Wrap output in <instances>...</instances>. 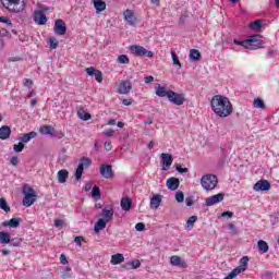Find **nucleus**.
Wrapping results in <instances>:
<instances>
[{
  "label": "nucleus",
  "instance_id": "4be33fe9",
  "mask_svg": "<svg viewBox=\"0 0 279 279\" xmlns=\"http://www.w3.org/2000/svg\"><path fill=\"white\" fill-rule=\"evenodd\" d=\"M57 178L60 184H64V182L69 180V170L66 169L59 170L57 173Z\"/></svg>",
  "mask_w": 279,
  "mask_h": 279
},
{
  "label": "nucleus",
  "instance_id": "9b49d317",
  "mask_svg": "<svg viewBox=\"0 0 279 279\" xmlns=\"http://www.w3.org/2000/svg\"><path fill=\"white\" fill-rule=\"evenodd\" d=\"M85 72L87 73V75H89L90 77H95L96 82H98V84H101V82H104V74L101 73V71L90 66L87 68L85 70Z\"/></svg>",
  "mask_w": 279,
  "mask_h": 279
},
{
  "label": "nucleus",
  "instance_id": "7c9ffc66",
  "mask_svg": "<svg viewBox=\"0 0 279 279\" xmlns=\"http://www.w3.org/2000/svg\"><path fill=\"white\" fill-rule=\"evenodd\" d=\"M77 117L82 121H90V119H93V116H90L88 112H85L82 108L77 110Z\"/></svg>",
  "mask_w": 279,
  "mask_h": 279
},
{
  "label": "nucleus",
  "instance_id": "1a4fd4ad",
  "mask_svg": "<svg viewBox=\"0 0 279 279\" xmlns=\"http://www.w3.org/2000/svg\"><path fill=\"white\" fill-rule=\"evenodd\" d=\"M226 197V194L218 193L216 195L209 196L205 199V206H215V204H219L223 202V198Z\"/></svg>",
  "mask_w": 279,
  "mask_h": 279
},
{
  "label": "nucleus",
  "instance_id": "c756f323",
  "mask_svg": "<svg viewBox=\"0 0 279 279\" xmlns=\"http://www.w3.org/2000/svg\"><path fill=\"white\" fill-rule=\"evenodd\" d=\"M107 223V220H105L104 218L98 219V221L94 226V232L98 233L100 230H104Z\"/></svg>",
  "mask_w": 279,
  "mask_h": 279
},
{
  "label": "nucleus",
  "instance_id": "4c0bfd02",
  "mask_svg": "<svg viewBox=\"0 0 279 279\" xmlns=\"http://www.w3.org/2000/svg\"><path fill=\"white\" fill-rule=\"evenodd\" d=\"M197 221V216H192L187 219L186 221V228L187 230H192V228H194L195 222Z\"/></svg>",
  "mask_w": 279,
  "mask_h": 279
},
{
  "label": "nucleus",
  "instance_id": "423d86ee",
  "mask_svg": "<svg viewBox=\"0 0 279 279\" xmlns=\"http://www.w3.org/2000/svg\"><path fill=\"white\" fill-rule=\"evenodd\" d=\"M130 51L131 53H133L134 56H138L140 58H154V52L147 50L143 46L133 45L130 47Z\"/></svg>",
  "mask_w": 279,
  "mask_h": 279
},
{
  "label": "nucleus",
  "instance_id": "f257e3e1",
  "mask_svg": "<svg viewBox=\"0 0 279 279\" xmlns=\"http://www.w3.org/2000/svg\"><path fill=\"white\" fill-rule=\"evenodd\" d=\"M210 106L216 117H220V119H226V117H230L234 111V107H232L230 98L223 95L213 96Z\"/></svg>",
  "mask_w": 279,
  "mask_h": 279
},
{
  "label": "nucleus",
  "instance_id": "5701e85b",
  "mask_svg": "<svg viewBox=\"0 0 279 279\" xmlns=\"http://www.w3.org/2000/svg\"><path fill=\"white\" fill-rule=\"evenodd\" d=\"M124 19L129 25H135L137 23L136 16H134V13L130 10L124 12Z\"/></svg>",
  "mask_w": 279,
  "mask_h": 279
},
{
  "label": "nucleus",
  "instance_id": "412c9836",
  "mask_svg": "<svg viewBox=\"0 0 279 279\" xmlns=\"http://www.w3.org/2000/svg\"><path fill=\"white\" fill-rule=\"evenodd\" d=\"M155 90H156L157 97H168L169 98V95L171 94V90H167V87L161 86L160 84H158L155 87Z\"/></svg>",
  "mask_w": 279,
  "mask_h": 279
},
{
  "label": "nucleus",
  "instance_id": "6e6d98bb",
  "mask_svg": "<svg viewBox=\"0 0 279 279\" xmlns=\"http://www.w3.org/2000/svg\"><path fill=\"white\" fill-rule=\"evenodd\" d=\"M82 241H84V238H83V236H76V238L74 239V243H76V245H77L78 247H82Z\"/></svg>",
  "mask_w": 279,
  "mask_h": 279
},
{
  "label": "nucleus",
  "instance_id": "4468645a",
  "mask_svg": "<svg viewBox=\"0 0 279 279\" xmlns=\"http://www.w3.org/2000/svg\"><path fill=\"white\" fill-rule=\"evenodd\" d=\"M161 160L163 171H169V168L171 167V165H173V156L168 153H162Z\"/></svg>",
  "mask_w": 279,
  "mask_h": 279
},
{
  "label": "nucleus",
  "instance_id": "ea45409f",
  "mask_svg": "<svg viewBox=\"0 0 279 279\" xmlns=\"http://www.w3.org/2000/svg\"><path fill=\"white\" fill-rule=\"evenodd\" d=\"M262 27H263V20H256V21L252 22L250 25V28L254 29V31L260 29Z\"/></svg>",
  "mask_w": 279,
  "mask_h": 279
},
{
  "label": "nucleus",
  "instance_id": "f8f14e48",
  "mask_svg": "<svg viewBox=\"0 0 279 279\" xmlns=\"http://www.w3.org/2000/svg\"><path fill=\"white\" fill-rule=\"evenodd\" d=\"M270 189L271 183H269L267 180H259L253 186V190L256 191V193H260V191H269Z\"/></svg>",
  "mask_w": 279,
  "mask_h": 279
},
{
  "label": "nucleus",
  "instance_id": "49530a36",
  "mask_svg": "<svg viewBox=\"0 0 279 279\" xmlns=\"http://www.w3.org/2000/svg\"><path fill=\"white\" fill-rule=\"evenodd\" d=\"M175 199L179 204H182V202H184V193L182 191H178L175 194Z\"/></svg>",
  "mask_w": 279,
  "mask_h": 279
},
{
  "label": "nucleus",
  "instance_id": "a18cd8bd",
  "mask_svg": "<svg viewBox=\"0 0 279 279\" xmlns=\"http://www.w3.org/2000/svg\"><path fill=\"white\" fill-rule=\"evenodd\" d=\"M171 57H172V62L174 65L177 66H182V64L180 63V59L178 58V54L175 53V51L171 50Z\"/></svg>",
  "mask_w": 279,
  "mask_h": 279
},
{
  "label": "nucleus",
  "instance_id": "39448f33",
  "mask_svg": "<svg viewBox=\"0 0 279 279\" xmlns=\"http://www.w3.org/2000/svg\"><path fill=\"white\" fill-rule=\"evenodd\" d=\"M247 263H250V257L243 256L240 259V266L233 269L227 277H225V279H234L239 274H243L247 268Z\"/></svg>",
  "mask_w": 279,
  "mask_h": 279
},
{
  "label": "nucleus",
  "instance_id": "bf43d9fd",
  "mask_svg": "<svg viewBox=\"0 0 279 279\" xmlns=\"http://www.w3.org/2000/svg\"><path fill=\"white\" fill-rule=\"evenodd\" d=\"M105 149H106V151H112V143L105 142Z\"/></svg>",
  "mask_w": 279,
  "mask_h": 279
},
{
  "label": "nucleus",
  "instance_id": "b1692460",
  "mask_svg": "<svg viewBox=\"0 0 279 279\" xmlns=\"http://www.w3.org/2000/svg\"><path fill=\"white\" fill-rule=\"evenodd\" d=\"M162 204V195L157 194L150 198V208H159Z\"/></svg>",
  "mask_w": 279,
  "mask_h": 279
},
{
  "label": "nucleus",
  "instance_id": "9d476101",
  "mask_svg": "<svg viewBox=\"0 0 279 279\" xmlns=\"http://www.w3.org/2000/svg\"><path fill=\"white\" fill-rule=\"evenodd\" d=\"M53 32L58 36H64V34H66V23H64L63 20L60 19L56 20Z\"/></svg>",
  "mask_w": 279,
  "mask_h": 279
},
{
  "label": "nucleus",
  "instance_id": "e433bc0d",
  "mask_svg": "<svg viewBox=\"0 0 279 279\" xmlns=\"http://www.w3.org/2000/svg\"><path fill=\"white\" fill-rule=\"evenodd\" d=\"M39 132H40V134H45V135L53 134V128H51L49 125H43V126H40Z\"/></svg>",
  "mask_w": 279,
  "mask_h": 279
},
{
  "label": "nucleus",
  "instance_id": "aec40b11",
  "mask_svg": "<svg viewBox=\"0 0 279 279\" xmlns=\"http://www.w3.org/2000/svg\"><path fill=\"white\" fill-rule=\"evenodd\" d=\"M10 136H12V129H10V126H8V125H2L0 128V140L8 141V138H10Z\"/></svg>",
  "mask_w": 279,
  "mask_h": 279
},
{
  "label": "nucleus",
  "instance_id": "0eeeda50",
  "mask_svg": "<svg viewBox=\"0 0 279 279\" xmlns=\"http://www.w3.org/2000/svg\"><path fill=\"white\" fill-rule=\"evenodd\" d=\"M263 47L260 35H252L246 39V49L256 50Z\"/></svg>",
  "mask_w": 279,
  "mask_h": 279
},
{
  "label": "nucleus",
  "instance_id": "cd10ccee",
  "mask_svg": "<svg viewBox=\"0 0 279 279\" xmlns=\"http://www.w3.org/2000/svg\"><path fill=\"white\" fill-rule=\"evenodd\" d=\"M138 267H141V260L138 259H133L122 266L123 269H138Z\"/></svg>",
  "mask_w": 279,
  "mask_h": 279
},
{
  "label": "nucleus",
  "instance_id": "0e129e2a",
  "mask_svg": "<svg viewBox=\"0 0 279 279\" xmlns=\"http://www.w3.org/2000/svg\"><path fill=\"white\" fill-rule=\"evenodd\" d=\"M145 84H151L154 82V76L149 75L144 78Z\"/></svg>",
  "mask_w": 279,
  "mask_h": 279
},
{
  "label": "nucleus",
  "instance_id": "79ce46f5",
  "mask_svg": "<svg viewBox=\"0 0 279 279\" xmlns=\"http://www.w3.org/2000/svg\"><path fill=\"white\" fill-rule=\"evenodd\" d=\"M254 108H260L262 110H265L266 106H265V101H263V99L257 98L254 100L253 102Z\"/></svg>",
  "mask_w": 279,
  "mask_h": 279
},
{
  "label": "nucleus",
  "instance_id": "13d9d810",
  "mask_svg": "<svg viewBox=\"0 0 279 279\" xmlns=\"http://www.w3.org/2000/svg\"><path fill=\"white\" fill-rule=\"evenodd\" d=\"M221 217H229V219H232V217H234V213H232V211H223L221 214Z\"/></svg>",
  "mask_w": 279,
  "mask_h": 279
},
{
  "label": "nucleus",
  "instance_id": "ddd939ff",
  "mask_svg": "<svg viewBox=\"0 0 279 279\" xmlns=\"http://www.w3.org/2000/svg\"><path fill=\"white\" fill-rule=\"evenodd\" d=\"M100 175L106 180H110V178H114V171H112L111 165H101L100 166Z\"/></svg>",
  "mask_w": 279,
  "mask_h": 279
},
{
  "label": "nucleus",
  "instance_id": "864d4df0",
  "mask_svg": "<svg viewBox=\"0 0 279 279\" xmlns=\"http://www.w3.org/2000/svg\"><path fill=\"white\" fill-rule=\"evenodd\" d=\"M0 23H5L7 25H12V20H10V17L0 16Z\"/></svg>",
  "mask_w": 279,
  "mask_h": 279
},
{
  "label": "nucleus",
  "instance_id": "a878e982",
  "mask_svg": "<svg viewBox=\"0 0 279 279\" xmlns=\"http://www.w3.org/2000/svg\"><path fill=\"white\" fill-rule=\"evenodd\" d=\"M36 136H38V133L32 131L29 133L24 134L22 137H19V141H21L23 144L29 143V141H32V138H36Z\"/></svg>",
  "mask_w": 279,
  "mask_h": 279
},
{
  "label": "nucleus",
  "instance_id": "2f4dec72",
  "mask_svg": "<svg viewBox=\"0 0 279 279\" xmlns=\"http://www.w3.org/2000/svg\"><path fill=\"white\" fill-rule=\"evenodd\" d=\"M121 208L122 210H131L132 208V199L129 197L122 198L121 199Z\"/></svg>",
  "mask_w": 279,
  "mask_h": 279
},
{
  "label": "nucleus",
  "instance_id": "680f3d73",
  "mask_svg": "<svg viewBox=\"0 0 279 279\" xmlns=\"http://www.w3.org/2000/svg\"><path fill=\"white\" fill-rule=\"evenodd\" d=\"M11 165H13V167H16L19 165V157L13 156L11 158Z\"/></svg>",
  "mask_w": 279,
  "mask_h": 279
},
{
  "label": "nucleus",
  "instance_id": "5fc2aeb1",
  "mask_svg": "<svg viewBox=\"0 0 279 279\" xmlns=\"http://www.w3.org/2000/svg\"><path fill=\"white\" fill-rule=\"evenodd\" d=\"M178 173H189V168H182L181 165H177Z\"/></svg>",
  "mask_w": 279,
  "mask_h": 279
},
{
  "label": "nucleus",
  "instance_id": "f704fd0d",
  "mask_svg": "<svg viewBox=\"0 0 279 279\" xmlns=\"http://www.w3.org/2000/svg\"><path fill=\"white\" fill-rule=\"evenodd\" d=\"M92 162L93 161L89 158H83L82 162L78 163L76 169H78V171H82L84 173V167H90Z\"/></svg>",
  "mask_w": 279,
  "mask_h": 279
},
{
  "label": "nucleus",
  "instance_id": "2eb2a0df",
  "mask_svg": "<svg viewBox=\"0 0 279 279\" xmlns=\"http://www.w3.org/2000/svg\"><path fill=\"white\" fill-rule=\"evenodd\" d=\"M130 90H132V82L122 81L118 87L119 95H130Z\"/></svg>",
  "mask_w": 279,
  "mask_h": 279
},
{
  "label": "nucleus",
  "instance_id": "6ab92c4d",
  "mask_svg": "<svg viewBox=\"0 0 279 279\" xmlns=\"http://www.w3.org/2000/svg\"><path fill=\"white\" fill-rule=\"evenodd\" d=\"M22 218H11L9 221L2 222L3 228H19L21 226Z\"/></svg>",
  "mask_w": 279,
  "mask_h": 279
},
{
  "label": "nucleus",
  "instance_id": "bb28decb",
  "mask_svg": "<svg viewBox=\"0 0 279 279\" xmlns=\"http://www.w3.org/2000/svg\"><path fill=\"white\" fill-rule=\"evenodd\" d=\"M101 216H102V219H105V221H107V222L112 221V217H114V210L104 208Z\"/></svg>",
  "mask_w": 279,
  "mask_h": 279
},
{
  "label": "nucleus",
  "instance_id": "dca6fc26",
  "mask_svg": "<svg viewBox=\"0 0 279 279\" xmlns=\"http://www.w3.org/2000/svg\"><path fill=\"white\" fill-rule=\"evenodd\" d=\"M34 21L35 23H38V25H47V15L44 11H35Z\"/></svg>",
  "mask_w": 279,
  "mask_h": 279
},
{
  "label": "nucleus",
  "instance_id": "f3484780",
  "mask_svg": "<svg viewBox=\"0 0 279 279\" xmlns=\"http://www.w3.org/2000/svg\"><path fill=\"white\" fill-rule=\"evenodd\" d=\"M166 186L169 189V191H178L180 187V179L178 178H169L166 182Z\"/></svg>",
  "mask_w": 279,
  "mask_h": 279
},
{
  "label": "nucleus",
  "instance_id": "37998d69",
  "mask_svg": "<svg viewBox=\"0 0 279 279\" xmlns=\"http://www.w3.org/2000/svg\"><path fill=\"white\" fill-rule=\"evenodd\" d=\"M118 63L119 64H130V58L128 57V54H120L118 57Z\"/></svg>",
  "mask_w": 279,
  "mask_h": 279
},
{
  "label": "nucleus",
  "instance_id": "58836bf2",
  "mask_svg": "<svg viewBox=\"0 0 279 279\" xmlns=\"http://www.w3.org/2000/svg\"><path fill=\"white\" fill-rule=\"evenodd\" d=\"M92 197H94V199H99L101 197V190H99V186L95 185L93 187Z\"/></svg>",
  "mask_w": 279,
  "mask_h": 279
},
{
  "label": "nucleus",
  "instance_id": "8fccbe9b",
  "mask_svg": "<svg viewBox=\"0 0 279 279\" xmlns=\"http://www.w3.org/2000/svg\"><path fill=\"white\" fill-rule=\"evenodd\" d=\"M234 45H239L240 47H244V49H247V40L240 41L238 39L233 40Z\"/></svg>",
  "mask_w": 279,
  "mask_h": 279
},
{
  "label": "nucleus",
  "instance_id": "774afa93",
  "mask_svg": "<svg viewBox=\"0 0 279 279\" xmlns=\"http://www.w3.org/2000/svg\"><path fill=\"white\" fill-rule=\"evenodd\" d=\"M122 104H123V106H132V100L131 99H123Z\"/></svg>",
  "mask_w": 279,
  "mask_h": 279
},
{
  "label": "nucleus",
  "instance_id": "6e6552de",
  "mask_svg": "<svg viewBox=\"0 0 279 279\" xmlns=\"http://www.w3.org/2000/svg\"><path fill=\"white\" fill-rule=\"evenodd\" d=\"M168 101H170V104H173L174 106H183L184 101H186V97L184 96V94H179L170 90Z\"/></svg>",
  "mask_w": 279,
  "mask_h": 279
},
{
  "label": "nucleus",
  "instance_id": "052dcab7",
  "mask_svg": "<svg viewBox=\"0 0 279 279\" xmlns=\"http://www.w3.org/2000/svg\"><path fill=\"white\" fill-rule=\"evenodd\" d=\"M82 173H84V172L76 168L75 173H74L76 180H82Z\"/></svg>",
  "mask_w": 279,
  "mask_h": 279
},
{
  "label": "nucleus",
  "instance_id": "c03bdc74",
  "mask_svg": "<svg viewBox=\"0 0 279 279\" xmlns=\"http://www.w3.org/2000/svg\"><path fill=\"white\" fill-rule=\"evenodd\" d=\"M24 149H25V144L22 142H19L13 146V151H15V154H21V151H23Z\"/></svg>",
  "mask_w": 279,
  "mask_h": 279
},
{
  "label": "nucleus",
  "instance_id": "338daca9",
  "mask_svg": "<svg viewBox=\"0 0 279 279\" xmlns=\"http://www.w3.org/2000/svg\"><path fill=\"white\" fill-rule=\"evenodd\" d=\"M185 204H186V206H193V197H186Z\"/></svg>",
  "mask_w": 279,
  "mask_h": 279
},
{
  "label": "nucleus",
  "instance_id": "72a5a7b5",
  "mask_svg": "<svg viewBox=\"0 0 279 279\" xmlns=\"http://www.w3.org/2000/svg\"><path fill=\"white\" fill-rule=\"evenodd\" d=\"M11 242L10 239V233L5 232V231H0V243L2 245H8V243Z\"/></svg>",
  "mask_w": 279,
  "mask_h": 279
},
{
  "label": "nucleus",
  "instance_id": "7ed1b4c3",
  "mask_svg": "<svg viewBox=\"0 0 279 279\" xmlns=\"http://www.w3.org/2000/svg\"><path fill=\"white\" fill-rule=\"evenodd\" d=\"M218 182L217 175L215 174H206L201 179V184L205 191H214V189H217Z\"/></svg>",
  "mask_w": 279,
  "mask_h": 279
},
{
  "label": "nucleus",
  "instance_id": "393cba45",
  "mask_svg": "<svg viewBox=\"0 0 279 279\" xmlns=\"http://www.w3.org/2000/svg\"><path fill=\"white\" fill-rule=\"evenodd\" d=\"M94 8L96 10V14H100L106 10V2L104 0H94Z\"/></svg>",
  "mask_w": 279,
  "mask_h": 279
},
{
  "label": "nucleus",
  "instance_id": "3c124183",
  "mask_svg": "<svg viewBox=\"0 0 279 279\" xmlns=\"http://www.w3.org/2000/svg\"><path fill=\"white\" fill-rule=\"evenodd\" d=\"M135 230L137 232H143L145 230V223L144 222H138L135 225Z\"/></svg>",
  "mask_w": 279,
  "mask_h": 279
},
{
  "label": "nucleus",
  "instance_id": "20e7f679",
  "mask_svg": "<svg viewBox=\"0 0 279 279\" xmlns=\"http://www.w3.org/2000/svg\"><path fill=\"white\" fill-rule=\"evenodd\" d=\"M3 5H7L10 12H23L25 10V0H1Z\"/></svg>",
  "mask_w": 279,
  "mask_h": 279
},
{
  "label": "nucleus",
  "instance_id": "09e8293b",
  "mask_svg": "<svg viewBox=\"0 0 279 279\" xmlns=\"http://www.w3.org/2000/svg\"><path fill=\"white\" fill-rule=\"evenodd\" d=\"M23 84L24 86H26V88H32L34 86V81H32L31 78H24Z\"/></svg>",
  "mask_w": 279,
  "mask_h": 279
},
{
  "label": "nucleus",
  "instance_id": "a211bd4d",
  "mask_svg": "<svg viewBox=\"0 0 279 279\" xmlns=\"http://www.w3.org/2000/svg\"><path fill=\"white\" fill-rule=\"evenodd\" d=\"M170 264L173 267H182L183 269L186 268V262L182 260V257L174 255L170 257Z\"/></svg>",
  "mask_w": 279,
  "mask_h": 279
},
{
  "label": "nucleus",
  "instance_id": "603ef678",
  "mask_svg": "<svg viewBox=\"0 0 279 279\" xmlns=\"http://www.w3.org/2000/svg\"><path fill=\"white\" fill-rule=\"evenodd\" d=\"M102 134H105V136H108V138H111L112 136H114V130L109 129L102 132Z\"/></svg>",
  "mask_w": 279,
  "mask_h": 279
},
{
  "label": "nucleus",
  "instance_id": "4d7b16f0",
  "mask_svg": "<svg viewBox=\"0 0 279 279\" xmlns=\"http://www.w3.org/2000/svg\"><path fill=\"white\" fill-rule=\"evenodd\" d=\"M61 265H69V259H66V255L61 254L60 256Z\"/></svg>",
  "mask_w": 279,
  "mask_h": 279
},
{
  "label": "nucleus",
  "instance_id": "473e14b6",
  "mask_svg": "<svg viewBox=\"0 0 279 279\" xmlns=\"http://www.w3.org/2000/svg\"><path fill=\"white\" fill-rule=\"evenodd\" d=\"M257 247L263 254H267V252H269V244H267L265 240H259L257 242Z\"/></svg>",
  "mask_w": 279,
  "mask_h": 279
},
{
  "label": "nucleus",
  "instance_id": "c9c22d12",
  "mask_svg": "<svg viewBox=\"0 0 279 279\" xmlns=\"http://www.w3.org/2000/svg\"><path fill=\"white\" fill-rule=\"evenodd\" d=\"M190 59L191 60H202V53L197 49L190 50Z\"/></svg>",
  "mask_w": 279,
  "mask_h": 279
},
{
  "label": "nucleus",
  "instance_id": "e2e57ef3",
  "mask_svg": "<svg viewBox=\"0 0 279 279\" xmlns=\"http://www.w3.org/2000/svg\"><path fill=\"white\" fill-rule=\"evenodd\" d=\"M54 226L56 228H60L64 226V220H60V219L54 220Z\"/></svg>",
  "mask_w": 279,
  "mask_h": 279
},
{
  "label": "nucleus",
  "instance_id": "c85d7f7f",
  "mask_svg": "<svg viewBox=\"0 0 279 279\" xmlns=\"http://www.w3.org/2000/svg\"><path fill=\"white\" fill-rule=\"evenodd\" d=\"M123 260H125V257L121 253L111 256V265H121Z\"/></svg>",
  "mask_w": 279,
  "mask_h": 279
},
{
  "label": "nucleus",
  "instance_id": "a19ab883",
  "mask_svg": "<svg viewBox=\"0 0 279 279\" xmlns=\"http://www.w3.org/2000/svg\"><path fill=\"white\" fill-rule=\"evenodd\" d=\"M0 208L1 210H4V213H10V206H8V201L5 198H0Z\"/></svg>",
  "mask_w": 279,
  "mask_h": 279
},
{
  "label": "nucleus",
  "instance_id": "f03ea898",
  "mask_svg": "<svg viewBox=\"0 0 279 279\" xmlns=\"http://www.w3.org/2000/svg\"><path fill=\"white\" fill-rule=\"evenodd\" d=\"M22 193L24 195V198L22 201L23 206H25L26 208H29V206H34L37 197L36 191L32 186L25 185L22 190Z\"/></svg>",
  "mask_w": 279,
  "mask_h": 279
},
{
  "label": "nucleus",
  "instance_id": "de8ad7c7",
  "mask_svg": "<svg viewBox=\"0 0 279 279\" xmlns=\"http://www.w3.org/2000/svg\"><path fill=\"white\" fill-rule=\"evenodd\" d=\"M50 49H58V39L56 37H50Z\"/></svg>",
  "mask_w": 279,
  "mask_h": 279
},
{
  "label": "nucleus",
  "instance_id": "69168bd1",
  "mask_svg": "<svg viewBox=\"0 0 279 279\" xmlns=\"http://www.w3.org/2000/svg\"><path fill=\"white\" fill-rule=\"evenodd\" d=\"M267 57L268 58H276V50H268V52H267Z\"/></svg>",
  "mask_w": 279,
  "mask_h": 279
}]
</instances>
